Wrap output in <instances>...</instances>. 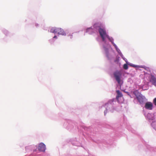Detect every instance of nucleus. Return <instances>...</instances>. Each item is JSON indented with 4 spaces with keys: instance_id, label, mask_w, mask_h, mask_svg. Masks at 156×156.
Listing matches in <instances>:
<instances>
[{
    "instance_id": "nucleus-1",
    "label": "nucleus",
    "mask_w": 156,
    "mask_h": 156,
    "mask_svg": "<svg viewBox=\"0 0 156 156\" xmlns=\"http://www.w3.org/2000/svg\"><path fill=\"white\" fill-rule=\"evenodd\" d=\"M98 31L103 41H105V38L108 36L106 30L103 29L99 28Z\"/></svg>"
},
{
    "instance_id": "nucleus-2",
    "label": "nucleus",
    "mask_w": 156,
    "mask_h": 156,
    "mask_svg": "<svg viewBox=\"0 0 156 156\" xmlns=\"http://www.w3.org/2000/svg\"><path fill=\"white\" fill-rule=\"evenodd\" d=\"M114 76L116 80L119 84H122L121 83L120 77L121 75L120 72L118 71H116L114 73Z\"/></svg>"
},
{
    "instance_id": "nucleus-3",
    "label": "nucleus",
    "mask_w": 156,
    "mask_h": 156,
    "mask_svg": "<svg viewBox=\"0 0 156 156\" xmlns=\"http://www.w3.org/2000/svg\"><path fill=\"white\" fill-rule=\"evenodd\" d=\"M144 107L146 109L151 110L153 108V105L151 102H147L145 103Z\"/></svg>"
},
{
    "instance_id": "nucleus-4",
    "label": "nucleus",
    "mask_w": 156,
    "mask_h": 156,
    "mask_svg": "<svg viewBox=\"0 0 156 156\" xmlns=\"http://www.w3.org/2000/svg\"><path fill=\"white\" fill-rule=\"evenodd\" d=\"M38 149L39 151L44 152L46 149L45 145L43 143H41L39 144Z\"/></svg>"
},
{
    "instance_id": "nucleus-5",
    "label": "nucleus",
    "mask_w": 156,
    "mask_h": 156,
    "mask_svg": "<svg viewBox=\"0 0 156 156\" xmlns=\"http://www.w3.org/2000/svg\"><path fill=\"white\" fill-rule=\"evenodd\" d=\"M56 33L59 34H61L63 35H65L66 34V33L63 30L59 28H57Z\"/></svg>"
},
{
    "instance_id": "nucleus-6",
    "label": "nucleus",
    "mask_w": 156,
    "mask_h": 156,
    "mask_svg": "<svg viewBox=\"0 0 156 156\" xmlns=\"http://www.w3.org/2000/svg\"><path fill=\"white\" fill-rule=\"evenodd\" d=\"M137 98L138 101L140 103H143L144 101V97L141 95H139L137 97Z\"/></svg>"
},
{
    "instance_id": "nucleus-7",
    "label": "nucleus",
    "mask_w": 156,
    "mask_h": 156,
    "mask_svg": "<svg viewBox=\"0 0 156 156\" xmlns=\"http://www.w3.org/2000/svg\"><path fill=\"white\" fill-rule=\"evenodd\" d=\"M116 93H117V95L116 97V98L117 100H118L119 97H121L122 96V95L119 90H117Z\"/></svg>"
},
{
    "instance_id": "nucleus-8",
    "label": "nucleus",
    "mask_w": 156,
    "mask_h": 156,
    "mask_svg": "<svg viewBox=\"0 0 156 156\" xmlns=\"http://www.w3.org/2000/svg\"><path fill=\"white\" fill-rule=\"evenodd\" d=\"M151 81L156 87V78L154 77H152Z\"/></svg>"
},
{
    "instance_id": "nucleus-9",
    "label": "nucleus",
    "mask_w": 156,
    "mask_h": 156,
    "mask_svg": "<svg viewBox=\"0 0 156 156\" xmlns=\"http://www.w3.org/2000/svg\"><path fill=\"white\" fill-rule=\"evenodd\" d=\"M57 28L53 27L50 30V32L52 33H56L57 32Z\"/></svg>"
},
{
    "instance_id": "nucleus-10",
    "label": "nucleus",
    "mask_w": 156,
    "mask_h": 156,
    "mask_svg": "<svg viewBox=\"0 0 156 156\" xmlns=\"http://www.w3.org/2000/svg\"><path fill=\"white\" fill-rule=\"evenodd\" d=\"M109 40V41L112 42V44L113 43V39L112 38H110L108 35V36L106 37Z\"/></svg>"
},
{
    "instance_id": "nucleus-11",
    "label": "nucleus",
    "mask_w": 156,
    "mask_h": 156,
    "mask_svg": "<svg viewBox=\"0 0 156 156\" xmlns=\"http://www.w3.org/2000/svg\"><path fill=\"white\" fill-rule=\"evenodd\" d=\"M123 68L125 69H128V65L126 64H124L123 65Z\"/></svg>"
},
{
    "instance_id": "nucleus-12",
    "label": "nucleus",
    "mask_w": 156,
    "mask_h": 156,
    "mask_svg": "<svg viewBox=\"0 0 156 156\" xmlns=\"http://www.w3.org/2000/svg\"><path fill=\"white\" fill-rule=\"evenodd\" d=\"M153 103L154 105L156 106V98H155L153 100Z\"/></svg>"
},
{
    "instance_id": "nucleus-13",
    "label": "nucleus",
    "mask_w": 156,
    "mask_h": 156,
    "mask_svg": "<svg viewBox=\"0 0 156 156\" xmlns=\"http://www.w3.org/2000/svg\"><path fill=\"white\" fill-rule=\"evenodd\" d=\"M112 44H113V45H114V46L115 47V48L116 49H117V46L116 45V44L113 42V43H112Z\"/></svg>"
},
{
    "instance_id": "nucleus-14",
    "label": "nucleus",
    "mask_w": 156,
    "mask_h": 156,
    "mask_svg": "<svg viewBox=\"0 0 156 156\" xmlns=\"http://www.w3.org/2000/svg\"><path fill=\"white\" fill-rule=\"evenodd\" d=\"M91 30V29L90 28H89L87 30V32L88 31V30Z\"/></svg>"
},
{
    "instance_id": "nucleus-15",
    "label": "nucleus",
    "mask_w": 156,
    "mask_h": 156,
    "mask_svg": "<svg viewBox=\"0 0 156 156\" xmlns=\"http://www.w3.org/2000/svg\"><path fill=\"white\" fill-rule=\"evenodd\" d=\"M53 38H57V37L56 36H55L54 37H53Z\"/></svg>"
},
{
    "instance_id": "nucleus-16",
    "label": "nucleus",
    "mask_w": 156,
    "mask_h": 156,
    "mask_svg": "<svg viewBox=\"0 0 156 156\" xmlns=\"http://www.w3.org/2000/svg\"><path fill=\"white\" fill-rule=\"evenodd\" d=\"M106 112H107V111H105L104 112V113H105V114H106Z\"/></svg>"
},
{
    "instance_id": "nucleus-17",
    "label": "nucleus",
    "mask_w": 156,
    "mask_h": 156,
    "mask_svg": "<svg viewBox=\"0 0 156 156\" xmlns=\"http://www.w3.org/2000/svg\"><path fill=\"white\" fill-rule=\"evenodd\" d=\"M69 36L70 37V38H71V37H72V35L70 34Z\"/></svg>"
}]
</instances>
